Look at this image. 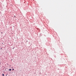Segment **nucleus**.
<instances>
[{
	"label": "nucleus",
	"instance_id": "obj_1",
	"mask_svg": "<svg viewBox=\"0 0 76 76\" xmlns=\"http://www.w3.org/2000/svg\"><path fill=\"white\" fill-rule=\"evenodd\" d=\"M9 70V71H11L12 70V69H10Z\"/></svg>",
	"mask_w": 76,
	"mask_h": 76
},
{
	"label": "nucleus",
	"instance_id": "obj_2",
	"mask_svg": "<svg viewBox=\"0 0 76 76\" xmlns=\"http://www.w3.org/2000/svg\"><path fill=\"white\" fill-rule=\"evenodd\" d=\"M2 76H4V74H2Z\"/></svg>",
	"mask_w": 76,
	"mask_h": 76
},
{
	"label": "nucleus",
	"instance_id": "obj_3",
	"mask_svg": "<svg viewBox=\"0 0 76 76\" xmlns=\"http://www.w3.org/2000/svg\"><path fill=\"white\" fill-rule=\"evenodd\" d=\"M1 34H3V32H2L1 33Z\"/></svg>",
	"mask_w": 76,
	"mask_h": 76
},
{
	"label": "nucleus",
	"instance_id": "obj_4",
	"mask_svg": "<svg viewBox=\"0 0 76 76\" xmlns=\"http://www.w3.org/2000/svg\"><path fill=\"white\" fill-rule=\"evenodd\" d=\"M14 70V69H12V70Z\"/></svg>",
	"mask_w": 76,
	"mask_h": 76
}]
</instances>
